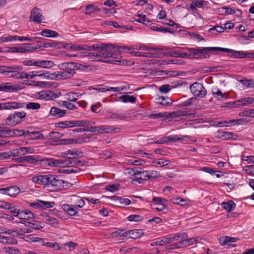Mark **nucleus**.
Masks as SVG:
<instances>
[{"label": "nucleus", "instance_id": "obj_29", "mask_svg": "<svg viewBox=\"0 0 254 254\" xmlns=\"http://www.w3.org/2000/svg\"><path fill=\"white\" fill-rule=\"evenodd\" d=\"M62 106L66 108L69 110H77L78 109V105L77 102H73L69 101H63Z\"/></svg>", "mask_w": 254, "mask_h": 254}, {"label": "nucleus", "instance_id": "obj_64", "mask_svg": "<svg viewBox=\"0 0 254 254\" xmlns=\"http://www.w3.org/2000/svg\"><path fill=\"white\" fill-rule=\"evenodd\" d=\"M102 105L98 102L95 104L92 105L91 107V111L93 113H98L101 110Z\"/></svg>", "mask_w": 254, "mask_h": 254}, {"label": "nucleus", "instance_id": "obj_21", "mask_svg": "<svg viewBox=\"0 0 254 254\" xmlns=\"http://www.w3.org/2000/svg\"><path fill=\"white\" fill-rule=\"evenodd\" d=\"M66 113V110H62L55 107H52L50 111V115L52 117L56 118H61L64 117Z\"/></svg>", "mask_w": 254, "mask_h": 254}, {"label": "nucleus", "instance_id": "obj_7", "mask_svg": "<svg viewBox=\"0 0 254 254\" xmlns=\"http://www.w3.org/2000/svg\"><path fill=\"white\" fill-rule=\"evenodd\" d=\"M26 116V113L24 111H16L10 114L5 119V124L9 126H15L20 124L22 119Z\"/></svg>", "mask_w": 254, "mask_h": 254}, {"label": "nucleus", "instance_id": "obj_5", "mask_svg": "<svg viewBox=\"0 0 254 254\" xmlns=\"http://www.w3.org/2000/svg\"><path fill=\"white\" fill-rule=\"evenodd\" d=\"M64 184L66 182L60 180L55 175L49 174L46 189L51 191H56L65 189Z\"/></svg>", "mask_w": 254, "mask_h": 254}, {"label": "nucleus", "instance_id": "obj_24", "mask_svg": "<svg viewBox=\"0 0 254 254\" xmlns=\"http://www.w3.org/2000/svg\"><path fill=\"white\" fill-rule=\"evenodd\" d=\"M249 122V121H246V119H240L237 120H231L229 122H221L218 124L219 127H226L228 126V124H229L230 126H232L235 124H244Z\"/></svg>", "mask_w": 254, "mask_h": 254}, {"label": "nucleus", "instance_id": "obj_11", "mask_svg": "<svg viewBox=\"0 0 254 254\" xmlns=\"http://www.w3.org/2000/svg\"><path fill=\"white\" fill-rule=\"evenodd\" d=\"M36 98L45 101H50L57 97L56 94L50 90H44L37 92L35 94Z\"/></svg>", "mask_w": 254, "mask_h": 254}, {"label": "nucleus", "instance_id": "obj_3", "mask_svg": "<svg viewBox=\"0 0 254 254\" xmlns=\"http://www.w3.org/2000/svg\"><path fill=\"white\" fill-rule=\"evenodd\" d=\"M83 153L77 149L72 148L61 153L60 157H62L66 167H74L76 166H81L84 164L81 161L77 160L79 157H82Z\"/></svg>", "mask_w": 254, "mask_h": 254}, {"label": "nucleus", "instance_id": "obj_57", "mask_svg": "<svg viewBox=\"0 0 254 254\" xmlns=\"http://www.w3.org/2000/svg\"><path fill=\"white\" fill-rule=\"evenodd\" d=\"M50 72L47 70H40L39 76L42 79L50 80Z\"/></svg>", "mask_w": 254, "mask_h": 254}, {"label": "nucleus", "instance_id": "obj_60", "mask_svg": "<svg viewBox=\"0 0 254 254\" xmlns=\"http://www.w3.org/2000/svg\"><path fill=\"white\" fill-rule=\"evenodd\" d=\"M19 149L21 154L23 155L26 153H33L35 151V149L33 147H20Z\"/></svg>", "mask_w": 254, "mask_h": 254}, {"label": "nucleus", "instance_id": "obj_17", "mask_svg": "<svg viewBox=\"0 0 254 254\" xmlns=\"http://www.w3.org/2000/svg\"><path fill=\"white\" fill-rule=\"evenodd\" d=\"M144 234L142 229H134L124 232L125 239L130 238L136 239L140 238Z\"/></svg>", "mask_w": 254, "mask_h": 254}, {"label": "nucleus", "instance_id": "obj_49", "mask_svg": "<svg viewBox=\"0 0 254 254\" xmlns=\"http://www.w3.org/2000/svg\"><path fill=\"white\" fill-rule=\"evenodd\" d=\"M166 203H162L161 204H159L156 205H153V209L156 210L158 211H164V213H166L169 209L165 205Z\"/></svg>", "mask_w": 254, "mask_h": 254}, {"label": "nucleus", "instance_id": "obj_42", "mask_svg": "<svg viewBox=\"0 0 254 254\" xmlns=\"http://www.w3.org/2000/svg\"><path fill=\"white\" fill-rule=\"evenodd\" d=\"M171 201L174 204L179 205L181 206H187L189 203L187 199L183 198L181 197L172 198Z\"/></svg>", "mask_w": 254, "mask_h": 254}, {"label": "nucleus", "instance_id": "obj_47", "mask_svg": "<svg viewBox=\"0 0 254 254\" xmlns=\"http://www.w3.org/2000/svg\"><path fill=\"white\" fill-rule=\"evenodd\" d=\"M61 79H64L62 72L61 71L50 73V80H61Z\"/></svg>", "mask_w": 254, "mask_h": 254}, {"label": "nucleus", "instance_id": "obj_4", "mask_svg": "<svg viewBox=\"0 0 254 254\" xmlns=\"http://www.w3.org/2000/svg\"><path fill=\"white\" fill-rule=\"evenodd\" d=\"M189 59H208L210 57V53H212V47H185Z\"/></svg>", "mask_w": 254, "mask_h": 254}, {"label": "nucleus", "instance_id": "obj_20", "mask_svg": "<svg viewBox=\"0 0 254 254\" xmlns=\"http://www.w3.org/2000/svg\"><path fill=\"white\" fill-rule=\"evenodd\" d=\"M62 209L70 216H75L79 211V209L74 205L63 204Z\"/></svg>", "mask_w": 254, "mask_h": 254}, {"label": "nucleus", "instance_id": "obj_50", "mask_svg": "<svg viewBox=\"0 0 254 254\" xmlns=\"http://www.w3.org/2000/svg\"><path fill=\"white\" fill-rule=\"evenodd\" d=\"M22 64L25 66H38V60H36L34 59L31 60H26L22 62Z\"/></svg>", "mask_w": 254, "mask_h": 254}, {"label": "nucleus", "instance_id": "obj_14", "mask_svg": "<svg viewBox=\"0 0 254 254\" xmlns=\"http://www.w3.org/2000/svg\"><path fill=\"white\" fill-rule=\"evenodd\" d=\"M44 18L42 13V10L37 7H34L31 11L29 20L36 23L43 22Z\"/></svg>", "mask_w": 254, "mask_h": 254}, {"label": "nucleus", "instance_id": "obj_46", "mask_svg": "<svg viewBox=\"0 0 254 254\" xmlns=\"http://www.w3.org/2000/svg\"><path fill=\"white\" fill-rule=\"evenodd\" d=\"M70 49H71L73 50H74V51H80V50L90 51L91 50V48H89V46H87L86 45H81V44L72 45L70 47Z\"/></svg>", "mask_w": 254, "mask_h": 254}, {"label": "nucleus", "instance_id": "obj_52", "mask_svg": "<svg viewBox=\"0 0 254 254\" xmlns=\"http://www.w3.org/2000/svg\"><path fill=\"white\" fill-rule=\"evenodd\" d=\"M121 99H122V101L124 103L130 102L133 103L135 102L136 100L135 97H134L133 96H129L128 95H123L121 97Z\"/></svg>", "mask_w": 254, "mask_h": 254}, {"label": "nucleus", "instance_id": "obj_37", "mask_svg": "<svg viewBox=\"0 0 254 254\" xmlns=\"http://www.w3.org/2000/svg\"><path fill=\"white\" fill-rule=\"evenodd\" d=\"M55 64L53 61L49 60H38V67L49 68L54 66Z\"/></svg>", "mask_w": 254, "mask_h": 254}, {"label": "nucleus", "instance_id": "obj_25", "mask_svg": "<svg viewBox=\"0 0 254 254\" xmlns=\"http://www.w3.org/2000/svg\"><path fill=\"white\" fill-rule=\"evenodd\" d=\"M27 138L30 139H43L44 135L40 131L27 130Z\"/></svg>", "mask_w": 254, "mask_h": 254}, {"label": "nucleus", "instance_id": "obj_39", "mask_svg": "<svg viewBox=\"0 0 254 254\" xmlns=\"http://www.w3.org/2000/svg\"><path fill=\"white\" fill-rule=\"evenodd\" d=\"M239 240L237 238H233L229 236L221 237L219 239V242L221 245H226L230 243L236 242Z\"/></svg>", "mask_w": 254, "mask_h": 254}, {"label": "nucleus", "instance_id": "obj_59", "mask_svg": "<svg viewBox=\"0 0 254 254\" xmlns=\"http://www.w3.org/2000/svg\"><path fill=\"white\" fill-rule=\"evenodd\" d=\"M192 2L198 8H203L207 4L208 1L203 0H192Z\"/></svg>", "mask_w": 254, "mask_h": 254}, {"label": "nucleus", "instance_id": "obj_33", "mask_svg": "<svg viewBox=\"0 0 254 254\" xmlns=\"http://www.w3.org/2000/svg\"><path fill=\"white\" fill-rule=\"evenodd\" d=\"M156 102L157 104H160L165 106H169L172 103V100L169 97H165L164 96H160L156 99Z\"/></svg>", "mask_w": 254, "mask_h": 254}, {"label": "nucleus", "instance_id": "obj_36", "mask_svg": "<svg viewBox=\"0 0 254 254\" xmlns=\"http://www.w3.org/2000/svg\"><path fill=\"white\" fill-rule=\"evenodd\" d=\"M133 174L134 175H136V180L138 181L139 183H140V181H139V180H144L147 181L148 180V174H147V171H138L136 170V172L133 170Z\"/></svg>", "mask_w": 254, "mask_h": 254}, {"label": "nucleus", "instance_id": "obj_28", "mask_svg": "<svg viewBox=\"0 0 254 254\" xmlns=\"http://www.w3.org/2000/svg\"><path fill=\"white\" fill-rule=\"evenodd\" d=\"M135 57H147V58H156L158 57V54L156 53H153L151 52H136L134 51L133 50V52H132V54Z\"/></svg>", "mask_w": 254, "mask_h": 254}, {"label": "nucleus", "instance_id": "obj_58", "mask_svg": "<svg viewBox=\"0 0 254 254\" xmlns=\"http://www.w3.org/2000/svg\"><path fill=\"white\" fill-rule=\"evenodd\" d=\"M26 107L28 109L38 110L40 108L41 105L38 103L29 102L26 105Z\"/></svg>", "mask_w": 254, "mask_h": 254}, {"label": "nucleus", "instance_id": "obj_10", "mask_svg": "<svg viewBox=\"0 0 254 254\" xmlns=\"http://www.w3.org/2000/svg\"><path fill=\"white\" fill-rule=\"evenodd\" d=\"M17 218L20 219V221L17 222V223L25 224L27 222L29 223H31V221H33L35 218V215L32 212L28 209H20Z\"/></svg>", "mask_w": 254, "mask_h": 254}, {"label": "nucleus", "instance_id": "obj_27", "mask_svg": "<svg viewBox=\"0 0 254 254\" xmlns=\"http://www.w3.org/2000/svg\"><path fill=\"white\" fill-rule=\"evenodd\" d=\"M50 167H66L63 159H57L53 158H50Z\"/></svg>", "mask_w": 254, "mask_h": 254}, {"label": "nucleus", "instance_id": "obj_32", "mask_svg": "<svg viewBox=\"0 0 254 254\" xmlns=\"http://www.w3.org/2000/svg\"><path fill=\"white\" fill-rule=\"evenodd\" d=\"M136 16L138 17V18H134L133 21L135 22L142 23L144 25L150 24L151 23V21L148 19L146 18V15L144 14L141 13H137L136 15Z\"/></svg>", "mask_w": 254, "mask_h": 254}, {"label": "nucleus", "instance_id": "obj_6", "mask_svg": "<svg viewBox=\"0 0 254 254\" xmlns=\"http://www.w3.org/2000/svg\"><path fill=\"white\" fill-rule=\"evenodd\" d=\"M212 53L217 51L227 52L228 56L233 58H254V53H246L220 47H212Z\"/></svg>", "mask_w": 254, "mask_h": 254}, {"label": "nucleus", "instance_id": "obj_13", "mask_svg": "<svg viewBox=\"0 0 254 254\" xmlns=\"http://www.w3.org/2000/svg\"><path fill=\"white\" fill-rule=\"evenodd\" d=\"M25 106V104L24 103L8 102L0 103V110L18 109L23 108Z\"/></svg>", "mask_w": 254, "mask_h": 254}, {"label": "nucleus", "instance_id": "obj_2", "mask_svg": "<svg viewBox=\"0 0 254 254\" xmlns=\"http://www.w3.org/2000/svg\"><path fill=\"white\" fill-rule=\"evenodd\" d=\"M104 45L102 44H96L92 46H89L91 50L88 52H79L77 53V57H89V58L93 61H103L104 62L109 61L107 59L105 55Z\"/></svg>", "mask_w": 254, "mask_h": 254}, {"label": "nucleus", "instance_id": "obj_43", "mask_svg": "<svg viewBox=\"0 0 254 254\" xmlns=\"http://www.w3.org/2000/svg\"><path fill=\"white\" fill-rule=\"evenodd\" d=\"M221 206L227 211H230L236 207V204L232 200L223 202L221 203Z\"/></svg>", "mask_w": 254, "mask_h": 254}, {"label": "nucleus", "instance_id": "obj_26", "mask_svg": "<svg viewBox=\"0 0 254 254\" xmlns=\"http://www.w3.org/2000/svg\"><path fill=\"white\" fill-rule=\"evenodd\" d=\"M11 68H13L14 69L9 70L8 73L7 74V76L17 79L18 71L22 70L23 68V66L21 65H11Z\"/></svg>", "mask_w": 254, "mask_h": 254}, {"label": "nucleus", "instance_id": "obj_30", "mask_svg": "<svg viewBox=\"0 0 254 254\" xmlns=\"http://www.w3.org/2000/svg\"><path fill=\"white\" fill-rule=\"evenodd\" d=\"M0 243L4 245H15L17 243V241L11 237L0 236Z\"/></svg>", "mask_w": 254, "mask_h": 254}, {"label": "nucleus", "instance_id": "obj_48", "mask_svg": "<svg viewBox=\"0 0 254 254\" xmlns=\"http://www.w3.org/2000/svg\"><path fill=\"white\" fill-rule=\"evenodd\" d=\"M10 133H9V135H13L16 136L24 135L25 137H26L27 130H25L23 129H15L12 130H10Z\"/></svg>", "mask_w": 254, "mask_h": 254}, {"label": "nucleus", "instance_id": "obj_56", "mask_svg": "<svg viewBox=\"0 0 254 254\" xmlns=\"http://www.w3.org/2000/svg\"><path fill=\"white\" fill-rule=\"evenodd\" d=\"M148 174V179H152L159 177L160 176L159 172L155 170H147Z\"/></svg>", "mask_w": 254, "mask_h": 254}, {"label": "nucleus", "instance_id": "obj_31", "mask_svg": "<svg viewBox=\"0 0 254 254\" xmlns=\"http://www.w3.org/2000/svg\"><path fill=\"white\" fill-rule=\"evenodd\" d=\"M170 241L168 237V235L165 236H164L161 238L157 239L156 241L153 242L151 244V246H162L164 244H169Z\"/></svg>", "mask_w": 254, "mask_h": 254}, {"label": "nucleus", "instance_id": "obj_61", "mask_svg": "<svg viewBox=\"0 0 254 254\" xmlns=\"http://www.w3.org/2000/svg\"><path fill=\"white\" fill-rule=\"evenodd\" d=\"M240 82L247 88L254 87V81L253 80H248L246 79H241Z\"/></svg>", "mask_w": 254, "mask_h": 254}, {"label": "nucleus", "instance_id": "obj_16", "mask_svg": "<svg viewBox=\"0 0 254 254\" xmlns=\"http://www.w3.org/2000/svg\"><path fill=\"white\" fill-rule=\"evenodd\" d=\"M34 242H39L43 246L53 249L55 251H60L62 250V247L60 246L59 243L50 242H46L43 239L40 238H34L33 240Z\"/></svg>", "mask_w": 254, "mask_h": 254}, {"label": "nucleus", "instance_id": "obj_19", "mask_svg": "<svg viewBox=\"0 0 254 254\" xmlns=\"http://www.w3.org/2000/svg\"><path fill=\"white\" fill-rule=\"evenodd\" d=\"M185 137H188V136H184L181 134L168 135L163 137L160 141L156 142V143H163L168 141L178 142L184 140Z\"/></svg>", "mask_w": 254, "mask_h": 254}, {"label": "nucleus", "instance_id": "obj_55", "mask_svg": "<svg viewBox=\"0 0 254 254\" xmlns=\"http://www.w3.org/2000/svg\"><path fill=\"white\" fill-rule=\"evenodd\" d=\"M3 251L5 253L9 254H20L19 251L13 247H5L3 248Z\"/></svg>", "mask_w": 254, "mask_h": 254}, {"label": "nucleus", "instance_id": "obj_34", "mask_svg": "<svg viewBox=\"0 0 254 254\" xmlns=\"http://www.w3.org/2000/svg\"><path fill=\"white\" fill-rule=\"evenodd\" d=\"M40 35L46 37L56 38L59 36V34L57 32L47 29L43 30L41 32Z\"/></svg>", "mask_w": 254, "mask_h": 254}, {"label": "nucleus", "instance_id": "obj_51", "mask_svg": "<svg viewBox=\"0 0 254 254\" xmlns=\"http://www.w3.org/2000/svg\"><path fill=\"white\" fill-rule=\"evenodd\" d=\"M72 168H68L67 169H63L62 173H66V174H70V173H77L80 172V169L79 168L74 166L72 167Z\"/></svg>", "mask_w": 254, "mask_h": 254}, {"label": "nucleus", "instance_id": "obj_54", "mask_svg": "<svg viewBox=\"0 0 254 254\" xmlns=\"http://www.w3.org/2000/svg\"><path fill=\"white\" fill-rule=\"evenodd\" d=\"M74 127H88L90 122L88 121H73Z\"/></svg>", "mask_w": 254, "mask_h": 254}, {"label": "nucleus", "instance_id": "obj_1", "mask_svg": "<svg viewBox=\"0 0 254 254\" xmlns=\"http://www.w3.org/2000/svg\"><path fill=\"white\" fill-rule=\"evenodd\" d=\"M104 45L105 55L107 56V59L109 60L108 62H106V63L120 62V61L115 59L121 58L122 53L132 54L133 50L134 49L132 47L127 46H118L106 44H104Z\"/></svg>", "mask_w": 254, "mask_h": 254}, {"label": "nucleus", "instance_id": "obj_15", "mask_svg": "<svg viewBox=\"0 0 254 254\" xmlns=\"http://www.w3.org/2000/svg\"><path fill=\"white\" fill-rule=\"evenodd\" d=\"M122 86L111 87L104 85H98L95 87H90L89 90H94L99 92H105L107 91L119 92L124 90Z\"/></svg>", "mask_w": 254, "mask_h": 254}, {"label": "nucleus", "instance_id": "obj_18", "mask_svg": "<svg viewBox=\"0 0 254 254\" xmlns=\"http://www.w3.org/2000/svg\"><path fill=\"white\" fill-rule=\"evenodd\" d=\"M20 89L19 86L16 84L11 85V83H0V91L4 92H15Z\"/></svg>", "mask_w": 254, "mask_h": 254}, {"label": "nucleus", "instance_id": "obj_35", "mask_svg": "<svg viewBox=\"0 0 254 254\" xmlns=\"http://www.w3.org/2000/svg\"><path fill=\"white\" fill-rule=\"evenodd\" d=\"M116 129V128L114 127V126L102 125L98 127V132L100 133H109ZM117 129L118 128H117Z\"/></svg>", "mask_w": 254, "mask_h": 254}, {"label": "nucleus", "instance_id": "obj_8", "mask_svg": "<svg viewBox=\"0 0 254 254\" xmlns=\"http://www.w3.org/2000/svg\"><path fill=\"white\" fill-rule=\"evenodd\" d=\"M75 64H76L74 63L70 62L62 63L59 64V68L63 70L62 72L64 79L71 78L75 73L74 69Z\"/></svg>", "mask_w": 254, "mask_h": 254}, {"label": "nucleus", "instance_id": "obj_62", "mask_svg": "<svg viewBox=\"0 0 254 254\" xmlns=\"http://www.w3.org/2000/svg\"><path fill=\"white\" fill-rule=\"evenodd\" d=\"M11 69H14V68H11V65L1 66H0V73L2 74L7 76V74L8 73L9 70Z\"/></svg>", "mask_w": 254, "mask_h": 254}, {"label": "nucleus", "instance_id": "obj_12", "mask_svg": "<svg viewBox=\"0 0 254 254\" xmlns=\"http://www.w3.org/2000/svg\"><path fill=\"white\" fill-rule=\"evenodd\" d=\"M20 189L16 186H12L0 189V193L7 195L11 197H16L20 194Z\"/></svg>", "mask_w": 254, "mask_h": 254}, {"label": "nucleus", "instance_id": "obj_44", "mask_svg": "<svg viewBox=\"0 0 254 254\" xmlns=\"http://www.w3.org/2000/svg\"><path fill=\"white\" fill-rule=\"evenodd\" d=\"M18 36L7 35V36H2L0 37V42H15L17 41Z\"/></svg>", "mask_w": 254, "mask_h": 254}, {"label": "nucleus", "instance_id": "obj_63", "mask_svg": "<svg viewBox=\"0 0 254 254\" xmlns=\"http://www.w3.org/2000/svg\"><path fill=\"white\" fill-rule=\"evenodd\" d=\"M8 210L10 211V213L14 217H17L18 215L19 214L20 209H18L16 208L14 204L12 203L10 208H9Z\"/></svg>", "mask_w": 254, "mask_h": 254}, {"label": "nucleus", "instance_id": "obj_9", "mask_svg": "<svg viewBox=\"0 0 254 254\" xmlns=\"http://www.w3.org/2000/svg\"><path fill=\"white\" fill-rule=\"evenodd\" d=\"M192 94L200 98H204L207 94V91L203 85L200 83L194 82L190 86Z\"/></svg>", "mask_w": 254, "mask_h": 254}, {"label": "nucleus", "instance_id": "obj_23", "mask_svg": "<svg viewBox=\"0 0 254 254\" xmlns=\"http://www.w3.org/2000/svg\"><path fill=\"white\" fill-rule=\"evenodd\" d=\"M170 243H172L173 242L176 241H181L182 239H186L188 237V235L186 233H179L176 234H171L168 235Z\"/></svg>", "mask_w": 254, "mask_h": 254}, {"label": "nucleus", "instance_id": "obj_38", "mask_svg": "<svg viewBox=\"0 0 254 254\" xmlns=\"http://www.w3.org/2000/svg\"><path fill=\"white\" fill-rule=\"evenodd\" d=\"M81 94L73 92L68 93L65 95L66 101L77 102L76 101L80 97Z\"/></svg>", "mask_w": 254, "mask_h": 254}, {"label": "nucleus", "instance_id": "obj_45", "mask_svg": "<svg viewBox=\"0 0 254 254\" xmlns=\"http://www.w3.org/2000/svg\"><path fill=\"white\" fill-rule=\"evenodd\" d=\"M100 10V9L98 7L95 6L93 4H89L86 6L85 13L86 15H91Z\"/></svg>", "mask_w": 254, "mask_h": 254}, {"label": "nucleus", "instance_id": "obj_22", "mask_svg": "<svg viewBox=\"0 0 254 254\" xmlns=\"http://www.w3.org/2000/svg\"><path fill=\"white\" fill-rule=\"evenodd\" d=\"M212 93L214 97L219 101H223L224 99H227L228 95L226 93H222L217 87L213 88L212 89Z\"/></svg>", "mask_w": 254, "mask_h": 254}, {"label": "nucleus", "instance_id": "obj_53", "mask_svg": "<svg viewBox=\"0 0 254 254\" xmlns=\"http://www.w3.org/2000/svg\"><path fill=\"white\" fill-rule=\"evenodd\" d=\"M24 46L18 47V53H25L30 52V51L31 50V47L30 46V44H24Z\"/></svg>", "mask_w": 254, "mask_h": 254}, {"label": "nucleus", "instance_id": "obj_40", "mask_svg": "<svg viewBox=\"0 0 254 254\" xmlns=\"http://www.w3.org/2000/svg\"><path fill=\"white\" fill-rule=\"evenodd\" d=\"M190 246L189 244V241L188 239H184L180 241L178 243L173 244L171 246L172 249L180 248L183 247H186Z\"/></svg>", "mask_w": 254, "mask_h": 254}, {"label": "nucleus", "instance_id": "obj_41", "mask_svg": "<svg viewBox=\"0 0 254 254\" xmlns=\"http://www.w3.org/2000/svg\"><path fill=\"white\" fill-rule=\"evenodd\" d=\"M56 127L61 128L72 127H74L73 122V121H65L60 122L56 124Z\"/></svg>", "mask_w": 254, "mask_h": 254}]
</instances>
